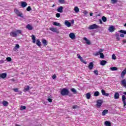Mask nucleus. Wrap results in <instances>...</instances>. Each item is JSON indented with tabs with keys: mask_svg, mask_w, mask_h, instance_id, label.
<instances>
[{
	"mask_svg": "<svg viewBox=\"0 0 126 126\" xmlns=\"http://www.w3.org/2000/svg\"><path fill=\"white\" fill-rule=\"evenodd\" d=\"M21 33H22V31H21V30H15V31L11 32L10 33V35L11 37L16 38L17 37V35H19V34H21Z\"/></svg>",
	"mask_w": 126,
	"mask_h": 126,
	"instance_id": "nucleus-1",
	"label": "nucleus"
},
{
	"mask_svg": "<svg viewBox=\"0 0 126 126\" xmlns=\"http://www.w3.org/2000/svg\"><path fill=\"white\" fill-rule=\"evenodd\" d=\"M69 94V91L65 88L63 89L61 92V94L62 96H66L67 95H68Z\"/></svg>",
	"mask_w": 126,
	"mask_h": 126,
	"instance_id": "nucleus-2",
	"label": "nucleus"
},
{
	"mask_svg": "<svg viewBox=\"0 0 126 126\" xmlns=\"http://www.w3.org/2000/svg\"><path fill=\"white\" fill-rule=\"evenodd\" d=\"M100 28V26L97 25L96 24H94L88 27L89 30H93V29H98Z\"/></svg>",
	"mask_w": 126,
	"mask_h": 126,
	"instance_id": "nucleus-3",
	"label": "nucleus"
},
{
	"mask_svg": "<svg viewBox=\"0 0 126 126\" xmlns=\"http://www.w3.org/2000/svg\"><path fill=\"white\" fill-rule=\"evenodd\" d=\"M14 11L16 14H17V16H19L20 17L23 18V14H22L21 12L19 11V10H18L17 9H15Z\"/></svg>",
	"mask_w": 126,
	"mask_h": 126,
	"instance_id": "nucleus-4",
	"label": "nucleus"
},
{
	"mask_svg": "<svg viewBox=\"0 0 126 126\" xmlns=\"http://www.w3.org/2000/svg\"><path fill=\"white\" fill-rule=\"evenodd\" d=\"M77 56L78 59H79L80 61H81V62H82V63H84L85 64H87V62H85V61L83 60V59H82V57H81V56H80L79 54H77Z\"/></svg>",
	"mask_w": 126,
	"mask_h": 126,
	"instance_id": "nucleus-5",
	"label": "nucleus"
},
{
	"mask_svg": "<svg viewBox=\"0 0 126 126\" xmlns=\"http://www.w3.org/2000/svg\"><path fill=\"white\" fill-rule=\"evenodd\" d=\"M115 30V28L114 26H110L108 28V31L111 33H112V32H114Z\"/></svg>",
	"mask_w": 126,
	"mask_h": 126,
	"instance_id": "nucleus-6",
	"label": "nucleus"
},
{
	"mask_svg": "<svg viewBox=\"0 0 126 126\" xmlns=\"http://www.w3.org/2000/svg\"><path fill=\"white\" fill-rule=\"evenodd\" d=\"M49 30L50 31H52V32H54L55 33H59V31H58V29L57 28H50Z\"/></svg>",
	"mask_w": 126,
	"mask_h": 126,
	"instance_id": "nucleus-7",
	"label": "nucleus"
},
{
	"mask_svg": "<svg viewBox=\"0 0 126 126\" xmlns=\"http://www.w3.org/2000/svg\"><path fill=\"white\" fill-rule=\"evenodd\" d=\"M58 12H60V13H62L63 12V7L60 6L57 9Z\"/></svg>",
	"mask_w": 126,
	"mask_h": 126,
	"instance_id": "nucleus-8",
	"label": "nucleus"
},
{
	"mask_svg": "<svg viewBox=\"0 0 126 126\" xmlns=\"http://www.w3.org/2000/svg\"><path fill=\"white\" fill-rule=\"evenodd\" d=\"M101 93L103 96H106V97H109V95H110L109 94L106 93V91L104 90H101Z\"/></svg>",
	"mask_w": 126,
	"mask_h": 126,
	"instance_id": "nucleus-9",
	"label": "nucleus"
},
{
	"mask_svg": "<svg viewBox=\"0 0 126 126\" xmlns=\"http://www.w3.org/2000/svg\"><path fill=\"white\" fill-rule=\"evenodd\" d=\"M126 95H122V101L123 102L124 107L126 106Z\"/></svg>",
	"mask_w": 126,
	"mask_h": 126,
	"instance_id": "nucleus-10",
	"label": "nucleus"
},
{
	"mask_svg": "<svg viewBox=\"0 0 126 126\" xmlns=\"http://www.w3.org/2000/svg\"><path fill=\"white\" fill-rule=\"evenodd\" d=\"M96 105L98 108H100V106H102V100L100 99L98 100L97 102Z\"/></svg>",
	"mask_w": 126,
	"mask_h": 126,
	"instance_id": "nucleus-11",
	"label": "nucleus"
},
{
	"mask_svg": "<svg viewBox=\"0 0 126 126\" xmlns=\"http://www.w3.org/2000/svg\"><path fill=\"white\" fill-rule=\"evenodd\" d=\"M64 25L67 26V27H70L71 26V23L68 21H65Z\"/></svg>",
	"mask_w": 126,
	"mask_h": 126,
	"instance_id": "nucleus-12",
	"label": "nucleus"
},
{
	"mask_svg": "<svg viewBox=\"0 0 126 126\" xmlns=\"http://www.w3.org/2000/svg\"><path fill=\"white\" fill-rule=\"evenodd\" d=\"M69 37L71 39H74L75 38V34H74V33L71 32L69 34Z\"/></svg>",
	"mask_w": 126,
	"mask_h": 126,
	"instance_id": "nucleus-13",
	"label": "nucleus"
},
{
	"mask_svg": "<svg viewBox=\"0 0 126 126\" xmlns=\"http://www.w3.org/2000/svg\"><path fill=\"white\" fill-rule=\"evenodd\" d=\"M94 66V65L93 64V63H92V62L90 63L88 67L90 70H91L93 69Z\"/></svg>",
	"mask_w": 126,
	"mask_h": 126,
	"instance_id": "nucleus-14",
	"label": "nucleus"
},
{
	"mask_svg": "<svg viewBox=\"0 0 126 126\" xmlns=\"http://www.w3.org/2000/svg\"><path fill=\"white\" fill-rule=\"evenodd\" d=\"M6 73H2V74H0V78H3V79H4L5 78V77H6Z\"/></svg>",
	"mask_w": 126,
	"mask_h": 126,
	"instance_id": "nucleus-15",
	"label": "nucleus"
},
{
	"mask_svg": "<svg viewBox=\"0 0 126 126\" xmlns=\"http://www.w3.org/2000/svg\"><path fill=\"white\" fill-rule=\"evenodd\" d=\"M26 28L27 29H28V30H33V27H32L30 24H28L26 26Z\"/></svg>",
	"mask_w": 126,
	"mask_h": 126,
	"instance_id": "nucleus-16",
	"label": "nucleus"
},
{
	"mask_svg": "<svg viewBox=\"0 0 126 126\" xmlns=\"http://www.w3.org/2000/svg\"><path fill=\"white\" fill-rule=\"evenodd\" d=\"M21 6L22 7H26V6H27V3H26V2L22 1L21 2Z\"/></svg>",
	"mask_w": 126,
	"mask_h": 126,
	"instance_id": "nucleus-17",
	"label": "nucleus"
},
{
	"mask_svg": "<svg viewBox=\"0 0 126 126\" xmlns=\"http://www.w3.org/2000/svg\"><path fill=\"white\" fill-rule=\"evenodd\" d=\"M74 11L76 13H78V12H79V8H78L77 6L74 7Z\"/></svg>",
	"mask_w": 126,
	"mask_h": 126,
	"instance_id": "nucleus-18",
	"label": "nucleus"
},
{
	"mask_svg": "<svg viewBox=\"0 0 126 126\" xmlns=\"http://www.w3.org/2000/svg\"><path fill=\"white\" fill-rule=\"evenodd\" d=\"M31 37L32 38V43H33V44H35V43H36V37H35V35L32 34Z\"/></svg>",
	"mask_w": 126,
	"mask_h": 126,
	"instance_id": "nucleus-19",
	"label": "nucleus"
},
{
	"mask_svg": "<svg viewBox=\"0 0 126 126\" xmlns=\"http://www.w3.org/2000/svg\"><path fill=\"white\" fill-rule=\"evenodd\" d=\"M100 63L101 65H105L106 63H107V61L105 60L101 61Z\"/></svg>",
	"mask_w": 126,
	"mask_h": 126,
	"instance_id": "nucleus-20",
	"label": "nucleus"
},
{
	"mask_svg": "<svg viewBox=\"0 0 126 126\" xmlns=\"http://www.w3.org/2000/svg\"><path fill=\"white\" fill-rule=\"evenodd\" d=\"M104 125L106 126H111L112 123H111L110 121H105L104 123Z\"/></svg>",
	"mask_w": 126,
	"mask_h": 126,
	"instance_id": "nucleus-21",
	"label": "nucleus"
},
{
	"mask_svg": "<svg viewBox=\"0 0 126 126\" xmlns=\"http://www.w3.org/2000/svg\"><path fill=\"white\" fill-rule=\"evenodd\" d=\"M84 40L86 41L87 45H90V40H88L87 38L84 37Z\"/></svg>",
	"mask_w": 126,
	"mask_h": 126,
	"instance_id": "nucleus-22",
	"label": "nucleus"
},
{
	"mask_svg": "<svg viewBox=\"0 0 126 126\" xmlns=\"http://www.w3.org/2000/svg\"><path fill=\"white\" fill-rule=\"evenodd\" d=\"M126 68H125L121 73V77H124L126 75Z\"/></svg>",
	"mask_w": 126,
	"mask_h": 126,
	"instance_id": "nucleus-23",
	"label": "nucleus"
},
{
	"mask_svg": "<svg viewBox=\"0 0 126 126\" xmlns=\"http://www.w3.org/2000/svg\"><path fill=\"white\" fill-rule=\"evenodd\" d=\"M115 99H119L120 98V94L118 93H116L114 94Z\"/></svg>",
	"mask_w": 126,
	"mask_h": 126,
	"instance_id": "nucleus-24",
	"label": "nucleus"
},
{
	"mask_svg": "<svg viewBox=\"0 0 126 126\" xmlns=\"http://www.w3.org/2000/svg\"><path fill=\"white\" fill-rule=\"evenodd\" d=\"M53 25H54L55 26H59V27H61V26H62V25L60 23H58L56 22H54L53 23Z\"/></svg>",
	"mask_w": 126,
	"mask_h": 126,
	"instance_id": "nucleus-25",
	"label": "nucleus"
},
{
	"mask_svg": "<svg viewBox=\"0 0 126 126\" xmlns=\"http://www.w3.org/2000/svg\"><path fill=\"white\" fill-rule=\"evenodd\" d=\"M42 43L43 44L44 46H47L48 45V42L45 39H42Z\"/></svg>",
	"mask_w": 126,
	"mask_h": 126,
	"instance_id": "nucleus-26",
	"label": "nucleus"
},
{
	"mask_svg": "<svg viewBox=\"0 0 126 126\" xmlns=\"http://www.w3.org/2000/svg\"><path fill=\"white\" fill-rule=\"evenodd\" d=\"M2 105L4 107H7V106H8V103L7 102V101H3L2 102Z\"/></svg>",
	"mask_w": 126,
	"mask_h": 126,
	"instance_id": "nucleus-27",
	"label": "nucleus"
},
{
	"mask_svg": "<svg viewBox=\"0 0 126 126\" xmlns=\"http://www.w3.org/2000/svg\"><path fill=\"white\" fill-rule=\"evenodd\" d=\"M30 87H29V86H27L26 88H25L24 89V92H27L28 91H29V89H30Z\"/></svg>",
	"mask_w": 126,
	"mask_h": 126,
	"instance_id": "nucleus-28",
	"label": "nucleus"
},
{
	"mask_svg": "<svg viewBox=\"0 0 126 126\" xmlns=\"http://www.w3.org/2000/svg\"><path fill=\"white\" fill-rule=\"evenodd\" d=\"M36 44L37 46H38V47H41V42L40 41V40H36Z\"/></svg>",
	"mask_w": 126,
	"mask_h": 126,
	"instance_id": "nucleus-29",
	"label": "nucleus"
},
{
	"mask_svg": "<svg viewBox=\"0 0 126 126\" xmlns=\"http://www.w3.org/2000/svg\"><path fill=\"white\" fill-rule=\"evenodd\" d=\"M110 70H111L112 71H115L116 70H118V68L116 67H110Z\"/></svg>",
	"mask_w": 126,
	"mask_h": 126,
	"instance_id": "nucleus-30",
	"label": "nucleus"
},
{
	"mask_svg": "<svg viewBox=\"0 0 126 126\" xmlns=\"http://www.w3.org/2000/svg\"><path fill=\"white\" fill-rule=\"evenodd\" d=\"M100 95V93H99V92L96 91L94 93V96H95V97H98V96H99Z\"/></svg>",
	"mask_w": 126,
	"mask_h": 126,
	"instance_id": "nucleus-31",
	"label": "nucleus"
},
{
	"mask_svg": "<svg viewBox=\"0 0 126 126\" xmlns=\"http://www.w3.org/2000/svg\"><path fill=\"white\" fill-rule=\"evenodd\" d=\"M86 95V97H87V99H90L91 97V94L89 93H87Z\"/></svg>",
	"mask_w": 126,
	"mask_h": 126,
	"instance_id": "nucleus-32",
	"label": "nucleus"
},
{
	"mask_svg": "<svg viewBox=\"0 0 126 126\" xmlns=\"http://www.w3.org/2000/svg\"><path fill=\"white\" fill-rule=\"evenodd\" d=\"M106 114H108V110H104L102 112V116H105Z\"/></svg>",
	"mask_w": 126,
	"mask_h": 126,
	"instance_id": "nucleus-33",
	"label": "nucleus"
},
{
	"mask_svg": "<svg viewBox=\"0 0 126 126\" xmlns=\"http://www.w3.org/2000/svg\"><path fill=\"white\" fill-rule=\"evenodd\" d=\"M115 36H116V39L118 40V41H120V34L116 33L115 34Z\"/></svg>",
	"mask_w": 126,
	"mask_h": 126,
	"instance_id": "nucleus-34",
	"label": "nucleus"
},
{
	"mask_svg": "<svg viewBox=\"0 0 126 126\" xmlns=\"http://www.w3.org/2000/svg\"><path fill=\"white\" fill-rule=\"evenodd\" d=\"M71 92H73V93H74V94H76V93H77L76 90H75V89H74V88L71 89Z\"/></svg>",
	"mask_w": 126,
	"mask_h": 126,
	"instance_id": "nucleus-35",
	"label": "nucleus"
},
{
	"mask_svg": "<svg viewBox=\"0 0 126 126\" xmlns=\"http://www.w3.org/2000/svg\"><path fill=\"white\" fill-rule=\"evenodd\" d=\"M101 19H102V21H103V22H106V21H107V18H106V17H105V16H103L101 18Z\"/></svg>",
	"mask_w": 126,
	"mask_h": 126,
	"instance_id": "nucleus-36",
	"label": "nucleus"
},
{
	"mask_svg": "<svg viewBox=\"0 0 126 126\" xmlns=\"http://www.w3.org/2000/svg\"><path fill=\"white\" fill-rule=\"evenodd\" d=\"M59 3H61L62 4H63L65 3V1L64 0H59Z\"/></svg>",
	"mask_w": 126,
	"mask_h": 126,
	"instance_id": "nucleus-37",
	"label": "nucleus"
},
{
	"mask_svg": "<svg viewBox=\"0 0 126 126\" xmlns=\"http://www.w3.org/2000/svg\"><path fill=\"white\" fill-rule=\"evenodd\" d=\"M99 55L101 59H104V58H105V56L104 55V54L103 53H100Z\"/></svg>",
	"mask_w": 126,
	"mask_h": 126,
	"instance_id": "nucleus-38",
	"label": "nucleus"
},
{
	"mask_svg": "<svg viewBox=\"0 0 126 126\" xmlns=\"http://www.w3.org/2000/svg\"><path fill=\"white\" fill-rule=\"evenodd\" d=\"M119 32H120V33H123V34H126V31H124L123 30L119 31Z\"/></svg>",
	"mask_w": 126,
	"mask_h": 126,
	"instance_id": "nucleus-39",
	"label": "nucleus"
},
{
	"mask_svg": "<svg viewBox=\"0 0 126 126\" xmlns=\"http://www.w3.org/2000/svg\"><path fill=\"white\" fill-rule=\"evenodd\" d=\"M100 54H101V53H100V52L98 51L95 53H94V56H95V57H97V56H99V55H100Z\"/></svg>",
	"mask_w": 126,
	"mask_h": 126,
	"instance_id": "nucleus-40",
	"label": "nucleus"
},
{
	"mask_svg": "<svg viewBox=\"0 0 126 126\" xmlns=\"http://www.w3.org/2000/svg\"><path fill=\"white\" fill-rule=\"evenodd\" d=\"M21 110H26V106H23V105H21V108H20Z\"/></svg>",
	"mask_w": 126,
	"mask_h": 126,
	"instance_id": "nucleus-41",
	"label": "nucleus"
},
{
	"mask_svg": "<svg viewBox=\"0 0 126 126\" xmlns=\"http://www.w3.org/2000/svg\"><path fill=\"white\" fill-rule=\"evenodd\" d=\"M27 11H30L32 10V9L31 8V7L30 6H29L27 8Z\"/></svg>",
	"mask_w": 126,
	"mask_h": 126,
	"instance_id": "nucleus-42",
	"label": "nucleus"
},
{
	"mask_svg": "<svg viewBox=\"0 0 126 126\" xmlns=\"http://www.w3.org/2000/svg\"><path fill=\"white\" fill-rule=\"evenodd\" d=\"M112 60H116V59H117V57H116V55L115 54L112 55Z\"/></svg>",
	"mask_w": 126,
	"mask_h": 126,
	"instance_id": "nucleus-43",
	"label": "nucleus"
},
{
	"mask_svg": "<svg viewBox=\"0 0 126 126\" xmlns=\"http://www.w3.org/2000/svg\"><path fill=\"white\" fill-rule=\"evenodd\" d=\"M6 60L7 61V62H11V58L7 57L6 58Z\"/></svg>",
	"mask_w": 126,
	"mask_h": 126,
	"instance_id": "nucleus-44",
	"label": "nucleus"
},
{
	"mask_svg": "<svg viewBox=\"0 0 126 126\" xmlns=\"http://www.w3.org/2000/svg\"><path fill=\"white\" fill-rule=\"evenodd\" d=\"M94 74H95L96 75H98V70H95L94 71Z\"/></svg>",
	"mask_w": 126,
	"mask_h": 126,
	"instance_id": "nucleus-45",
	"label": "nucleus"
},
{
	"mask_svg": "<svg viewBox=\"0 0 126 126\" xmlns=\"http://www.w3.org/2000/svg\"><path fill=\"white\" fill-rule=\"evenodd\" d=\"M112 3L113 4L117 3V0H111Z\"/></svg>",
	"mask_w": 126,
	"mask_h": 126,
	"instance_id": "nucleus-46",
	"label": "nucleus"
},
{
	"mask_svg": "<svg viewBox=\"0 0 126 126\" xmlns=\"http://www.w3.org/2000/svg\"><path fill=\"white\" fill-rule=\"evenodd\" d=\"M61 16V14L57 13L56 14V17H57L58 18H59V17H60Z\"/></svg>",
	"mask_w": 126,
	"mask_h": 126,
	"instance_id": "nucleus-47",
	"label": "nucleus"
},
{
	"mask_svg": "<svg viewBox=\"0 0 126 126\" xmlns=\"http://www.w3.org/2000/svg\"><path fill=\"white\" fill-rule=\"evenodd\" d=\"M15 49H19V44H16V46L15 47Z\"/></svg>",
	"mask_w": 126,
	"mask_h": 126,
	"instance_id": "nucleus-48",
	"label": "nucleus"
},
{
	"mask_svg": "<svg viewBox=\"0 0 126 126\" xmlns=\"http://www.w3.org/2000/svg\"><path fill=\"white\" fill-rule=\"evenodd\" d=\"M13 90L14 91V92H19L18 89L17 88L13 89Z\"/></svg>",
	"mask_w": 126,
	"mask_h": 126,
	"instance_id": "nucleus-49",
	"label": "nucleus"
},
{
	"mask_svg": "<svg viewBox=\"0 0 126 126\" xmlns=\"http://www.w3.org/2000/svg\"><path fill=\"white\" fill-rule=\"evenodd\" d=\"M53 79H56L57 78V76L56 75H54L52 76Z\"/></svg>",
	"mask_w": 126,
	"mask_h": 126,
	"instance_id": "nucleus-50",
	"label": "nucleus"
},
{
	"mask_svg": "<svg viewBox=\"0 0 126 126\" xmlns=\"http://www.w3.org/2000/svg\"><path fill=\"white\" fill-rule=\"evenodd\" d=\"M48 102H50V103H51L52 101H53V99H52V98H48Z\"/></svg>",
	"mask_w": 126,
	"mask_h": 126,
	"instance_id": "nucleus-51",
	"label": "nucleus"
},
{
	"mask_svg": "<svg viewBox=\"0 0 126 126\" xmlns=\"http://www.w3.org/2000/svg\"><path fill=\"white\" fill-rule=\"evenodd\" d=\"M99 53H102V52H104V49H100L99 51Z\"/></svg>",
	"mask_w": 126,
	"mask_h": 126,
	"instance_id": "nucleus-52",
	"label": "nucleus"
},
{
	"mask_svg": "<svg viewBox=\"0 0 126 126\" xmlns=\"http://www.w3.org/2000/svg\"><path fill=\"white\" fill-rule=\"evenodd\" d=\"M120 37H122V38H124L125 37V34L122 33L120 34Z\"/></svg>",
	"mask_w": 126,
	"mask_h": 126,
	"instance_id": "nucleus-53",
	"label": "nucleus"
},
{
	"mask_svg": "<svg viewBox=\"0 0 126 126\" xmlns=\"http://www.w3.org/2000/svg\"><path fill=\"white\" fill-rule=\"evenodd\" d=\"M77 105H74V106H73V107H72V108H73V109H76V108H77Z\"/></svg>",
	"mask_w": 126,
	"mask_h": 126,
	"instance_id": "nucleus-54",
	"label": "nucleus"
},
{
	"mask_svg": "<svg viewBox=\"0 0 126 126\" xmlns=\"http://www.w3.org/2000/svg\"><path fill=\"white\" fill-rule=\"evenodd\" d=\"M99 21L100 24H103V22H102V20L101 19H99Z\"/></svg>",
	"mask_w": 126,
	"mask_h": 126,
	"instance_id": "nucleus-55",
	"label": "nucleus"
},
{
	"mask_svg": "<svg viewBox=\"0 0 126 126\" xmlns=\"http://www.w3.org/2000/svg\"><path fill=\"white\" fill-rule=\"evenodd\" d=\"M90 16H93V13H90Z\"/></svg>",
	"mask_w": 126,
	"mask_h": 126,
	"instance_id": "nucleus-56",
	"label": "nucleus"
},
{
	"mask_svg": "<svg viewBox=\"0 0 126 126\" xmlns=\"http://www.w3.org/2000/svg\"><path fill=\"white\" fill-rule=\"evenodd\" d=\"M123 43H126V40H123Z\"/></svg>",
	"mask_w": 126,
	"mask_h": 126,
	"instance_id": "nucleus-57",
	"label": "nucleus"
},
{
	"mask_svg": "<svg viewBox=\"0 0 126 126\" xmlns=\"http://www.w3.org/2000/svg\"><path fill=\"white\" fill-rule=\"evenodd\" d=\"M22 93V92L21 91L19 92V94H21Z\"/></svg>",
	"mask_w": 126,
	"mask_h": 126,
	"instance_id": "nucleus-58",
	"label": "nucleus"
},
{
	"mask_svg": "<svg viewBox=\"0 0 126 126\" xmlns=\"http://www.w3.org/2000/svg\"><path fill=\"white\" fill-rule=\"evenodd\" d=\"M123 94H124L125 95H126V92H124V93H123Z\"/></svg>",
	"mask_w": 126,
	"mask_h": 126,
	"instance_id": "nucleus-59",
	"label": "nucleus"
},
{
	"mask_svg": "<svg viewBox=\"0 0 126 126\" xmlns=\"http://www.w3.org/2000/svg\"><path fill=\"white\" fill-rule=\"evenodd\" d=\"M71 22H72V23H74V20H72Z\"/></svg>",
	"mask_w": 126,
	"mask_h": 126,
	"instance_id": "nucleus-60",
	"label": "nucleus"
},
{
	"mask_svg": "<svg viewBox=\"0 0 126 126\" xmlns=\"http://www.w3.org/2000/svg\"><path fill=\"white\" fill-rule=\"evenodd\" d=\"M15 126H21L20 125H17V124H16L15 125Z\"/></svg>",
	"mask_w": 126,
	"mask_h": 126,
	"instance_id": "nucleus-61",
	"label": "nucleus"
},
{
	"mask_svg": "<svg viewBox=\"0 0 126 126\" xmlns=\"http://www.w3.org/2000/svg\"><path fill=\"white\" fill-rule=\"evenodd\" d=\"M55 6V4H53V5H52V7H54Z\"/></svg>",
	"mask_w": 126,
	"mask_h": 126,
	"instance_id": "nucleus-62",
	"label": "nucleus"
},
{
	"mask_svg": "<svg viewBox=\"0 0 126 126\" xmlns=\"http://www.w3.org/2000/svg\"><path fill=\"white\" fill-rule=\"evenodd\" d=\"M86 13H87V12H86V13H85V14H86Z\"/></svg>",
	"mask_w": 126,
	"mask_h": 126,
	"instance_id": "nucleus-63",
	"label": "nucleus"
}]
</instances>
